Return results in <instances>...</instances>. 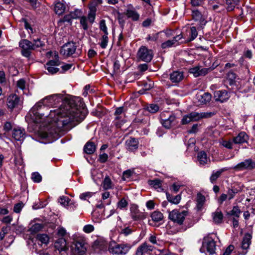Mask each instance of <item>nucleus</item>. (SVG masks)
<instances>
[{
	"instance_id": "c85d7f7f",
	"label": "nucleus",
	"mask_w": 255,
	"mask_h": 255,
	"mask_svg": "<svg viewBox=\"0 0 255 255\" xmlns=\"http://www.w3.org/2000/svg\"><path fill=\"white\" fill-rule=\"evenodd\" d=\"M102 185L103 188L105 190L113 189L114 186V184L108 176L105 177L102 182Z\"/></svg>"
},
{
	"instance_id": "4be33fe9",
	"label": "nucleus",
	"mask_w": 255,
	"mask_h": 255,
	"mask_svg": "<svg viewBox=\"0 0 255 255\" xmlns=\"http://www.w3.org/2000/svg\"><path fill=\"white\" fill-rule=\"evenodd\" d=\"M183 73L182 72L176 71L170 74V79L173 83H178L183 79Z\"/></svg>"
},
{
	"instance_id": "cd10ccee",
	"label": "nucleus",
	"mask_w": 255,
	"mask_h": 255,
	"mask_svg": "<svg viewBox=\"0 0 255 255\" xmlns=\"http://www.w3.org/2000/svg\"><path fill=\"white\" fill-rule=\"evenodd\" d=\"M115 119L114 121V125L116 127L120 128L126 122L125 115H115Z\"/></svg>"
},
{
	"instance_id": "9d476101",
	"label": "nucleus",
	"mask_w": 255,
	"mask_h": 255,
	"mask_svg": "<svg viewBox=\"0 0 255 255\" xmlns=\"http://www.w3.org/2000/svg\"><path fill=\"white\" fill-rule=\"evenodd\" d=\"M84 244L81 242L76 241L72 247L71 255H83L86 252Z\"/></svg>"
},
{
	"instance_id": "e433bc0d",
	"label": "nucleus",
	"mask_w": 255,
	"mask_h": 255,
	"mask_svg": "<svg viewBox=\"0 0 255 255\" xmlns=\"http://www.w3.org/2000/svg\"><path fill=\"white\" fill-rule=\"evenodd\" d=\"M126 14L128 17L131 18L134 21L137 20L139 17V15L136 11L133 10L128 9Z\"/></svg>"
},
{
	"instance_id": "6e6d98bb",
	"label": "nucleus",
	"mask_w": 255,
	"mask_h": 255,
	"mask_svg": "<svg viewBox=\"0 0 255 255\" xmlns=\"http://www.w3.org/2000/svg\"><path fill=\"white\" fill-rule=\"evenodd\" d=\"M153 86V83L152 81L148 80L147 81L144 82L143 87L145 90L151 89Z\"/></svg>"
},
{
	"instance_id": "de8ad7c7",
	"label": "nucleus",
	"mask_w": 255,
	"mask_h": 255,
	"mask_svg": "<svg viewBox=\"0 0 255 255\" xmlns=\"http://www.w3.org/2000/svg\"><path fill=\"white\" fill-rule=\"evenodd\" d=\"M45 67L48 71V72L51 74H55L59 70V68H57L56 66L46 65V64L45 65Z\"/></svg>"
},
{
	"instance_id": "9b49d317",
	"label": "nucleus",
	"mask_w": 255,
	"mask_h": 255,
	"mask_svg": "<svg viewBox=\"0 0 255 255\" xmlns=\"http://www.w3.org/2000/svg\"><path fill=\"white\" fill-rule=\"evenodd\" d=\"M230 98V94L226 90L216 91L214 94V98L216 101L223 103L227 101Z\"/></svg>"
},
{
	"instance_id": "0eeeda50",
	"label": "nucleus",
	"mask_w": 255,
	"mask_h": 255,
	"mask_svg": "<svg viewBox=\"0 0 255 255\" xmlns=\"http://www.w3.org/2000/svg\"><path fill=\"white\" fill-rule=\"evenodd\" d=\"M203 247L206 249L207 253L210 255H213L216 253V243L212 238L209 236L204 238Z\"/></svg>"
},
{
	"instance_id": "09e8293b",
	"label": "nucleus",
	"mask_w": 255,
	"mask_h": 255,
	"mask_svg": "<svg viewBox=\"0 0 255 255\" xmlns=\"http://www.w3.org/2000/svg\"><path fill=\"white\" fill-rule=\"evenodd\" d=\"M100 29L103 31L104 34H108V29L106 24V21L104 19H102L100 21Z\"/></svg>"
},
{
	"instance_id": "4468645a",
	"label": "nucleus",
	"mask_w": 255,
	"mask_h": 255,
	"mask_svg": "<svg viewBox=\"0 0 255 255\" xmlns=\"http://www.w3.org/2000/svg\"><path fill=\"white\" fill-rule=\"evenodd\" d=\"M20 102L19 98L15 94L9 95L7 99V106L8 109H13L16 107Z\"/></svg>"
},
{
	"instance_id": "603ef678",
	"label": "nucleus",
	"mask_w": 255,
	"mask_h": 255,
	"mask_svg": "<svg viewBox=\"0 0 255 255\" xmlns=\"http://www.w3.org/2000/svg\"><path fill=\"white\" fill-rule=\"evenodd\" d=\"M96 11L89 10L88 18L91 23H93L94 21L96 16Z\"/></svg>"
},
{
	"instance_id": "bb28decb",
	"label": "nucleus",
	"mask_w": 255,
	"mask_h": 255,
	"mask_svg": "<svg viewBox=\"0 0 255 255\" xmlns=\"http://www.w3.org/2000/svg\"><path fill=\"white\" fill-rule=\"evenodd\" d=\"M198 160L200 165H204L209 161V158L205 151H201L198 153Z\"/></svg>"
},
{
	"instance_id": "7c9ffc66",
	"label": "nucleus",
	"mask_w": 255,
	"mask_h": 255,
	"mask_svg": "<svg viewBox=\"0 0 255 255\" xmlns=\"http://www.w3.org/2000/svg\"><path fill=\"white\" fill-rule=\"evenodd\" d=\"M214 222L216 224H219L222 222L223 219V215L221 211L217 210L212 214Z\"/></svg>"
},
{
	"instance_id": "8fccbe9b",
	"label": "nucleus",
	"mask_w": 255,
	"mask_h": 255,
	"mask_svg": "<svg viewBox=\"0 0 255 255\" xmlns=\"http://www.w3.org/2000/svg\"><path fill=\"white\" fill-rule=\"evenodd\" d=\"M31 179L34 182L39 183L41 181L42 177L38 172H35L32 173Z\"/></svg>"
},
{
	"instance_id": "e2e57ef3",
	"label": "nucleus",
	"mask_w": 255,
	"mask_h": 255,
	"mask_svg": "<svg viewBox=\"0 0 255 255\" xmlns=\"http://www.w3.org/2000/svg\"><path fill=\"white\" fill-rule=\"evenodd\" d=\"M108 159V155L107 153H104L99 155V161L101 163L106 162Z\"/></svg>"
},
{
	"instance_id": "412c9836",
	"label": "nucleus",
	"mask_w": 255,
	"mask_h": 255,
	"mask_svg": "<svg viewBox=\"0 0 255 255\" xmlns=\"http://www.w3.org/2000/svg\"><path fill=\"white\" fill-rule=\"evenodd\" d=\"M175 121V116L173 115H171L167 119L162 120L161 124L166 128L169 129L171 128L173 125H174Z\"/></svg>"
},
{
	"instance_id": "2eb2a0df",
	"label": "nucleus",
	"mask_w": 255,
	"mask_h": 255,
	"mask_svg": "<svg viewBox=\"0 0 255 255\" xmlns=\"http://www.w3.org/2000/svg\"><path fill=\"white\" fill-rule=\"evenodd\" d=\"M198 121H199V113L192 112L183 117L181 121V123L183 125H186L191 122Z\"/></svg>"
},
{
	"instance_id": "a211bd4d",
	"label": "nucleus",
	"mask_w": 255,
	"mask_h": 255,
	"mask_svg": "<svg viewBox=\"0 0 255 255\" xmlns=\"http://www.w3.org/2000/svg\"><path fill=\"white\" fill-rule=\"evenodd\" d=\"M248 139V135L245 132L242 131L233 138V141L235 144H241L247 142Z\"/></svg>"
},
{
	"instance_id": "39448f33",
	"label": "nucleus",
	"mask_w": 255,
	"mask_h": 255,
	"mask_svg": "<svg viewBox=\"0 0 255 255\" xmlns=\"http://www.w3.org/2000/svg\"><path fill=\"white\" fill-rule=\"evenodd\" d=\"M19 46L22 49V55L26 57H29L30 56L31 50H34L32 42L27 39L21 40L19 42Z\"/></svg>"
},
{
	"instance_id": "bf43d9fd",
	"label": "nucleus",
	"mask_w": 255,
	"mask_h": 255,
	"mask_svg": "<svg viewBox=\"0 0 255 255\" xmlns=\"http://www.w3.org/2000/svg\"><path fill=\"white\" fill-rule=\"evenodd\" d=\"M70 13L72 15V17L73 18V19H77L80 17L82 12L80 10L76 9L74 11L71 12Z\"/></svg>"
},
{
	"instance_id": "f8f14e48",
	"label": "nucleus",
	"mask_w": 255,
	"mask_h": 255,
	"mask_svg": "<svg viewBox=\"0 0 255 255\" xmlns=\"http://www.w3.org/2000/svg\"><path fill=\"white\" fill-rule=\"evenodd\" d=\"M46 56L47 58H50L51 56H53V59L49 60L46 63V65H51L52 66H58L61 64V62L59 60V57L58 53L56 52H53L49 51L47 52Z\"/></svg>"
},
{
	"instance_id": "423d86ee",
	"label": "nucleus",
	"mask_w": 255,
	"mask_h": 255,
	"mask_svg": "<svg viewBox=\"0 0 255 255\" xmlns=\"http://www.w3.org/2000/svg\"><path fill=\"white\" fill-rule=\"evenodd\" d=\"M233 168L236 171L252 170L253 169L255 168V162L252 159L249 158L239 163Z\"/></svg>"
},
{
	"instance_id": "5fc2aeb1",
	"label": "nucleus",
	"mask_w": 255,
	"mask_h": 255,
	"mask_svg": "<svg viewBox=\"0 0 255 255\" xmlns=\"http://www.w3.org/2000/svg\"><path fill=\"white\" fill-rule=\"evenodd\" d=\"M220 143L224 147L228 149L233 148L232 142L230 140H223Z\"/></svg>"
},
{
	"instance_id": "ddd939ff",
	"label": "nucleus",
	"mask_w": 255,
	"mask_h": 255,
	"mask_svg": "<svg viewBox=\"0 0 255 255\" xmlns=\"http://www.w3.org/2000/svg\"><path fill=\"white\" fill-rule=\"evenodd\" d=\"M126 149L129 151H133L138 147V140L134 137H129L125 142Z\"/></svg>"
},
{
	"instance_id": "72a5a7b5",
	"label": "nucleus",
	"mask_w": 255,
	"mask_h": 255,
	"mask_svg": "<svg viewBox=\"0 0 255 255\" xmlns=\"http://www.w3.org/2000/svg\"><path fill=\"white\" fill-rule=\"evenodd\" d=\"M148 183L150 185L152 186L155 189H158V191L163 190L161 188L162 181L159 179H155L152 180H149Z\"/></svg>"
},
{
	"instance_id": "473e14b6",
	"label": "nucleus",
	"mask_w": 255,
	"mask_h": 255,
	"mask_svg": "<svg viewBox=\"0 0 255 255\" xmlns=\"http://www.w3.org/2000/svg\"><path fill=\"white\" fill-rule=\"evenodd\" d=\"M167 199L169 202L174 204H178L181 200V196L179 195L173 196L168 193H166Z\"/></svg>"
},
{
	"instance_id": "f03ea898",
	"label": "nucleus",
	"mask_w": 255,
	"mask_h": 255,
	"mask_svg": "<svg viewBox=\"0 0 255 255\" xmlns=\"http://www.w3.org/2000/svg\"><path fill=\"white\" fill-rule=\"evenodd\" d=\"M131 247V245L128 244H118L114 242L110 244L109 251L114 255H125L129 252Z\"/></svg>"
},
{
	"instance_id": "13d9d810",
	"label": "nucleus",
	"mask_w": 255,
	"mask_h": 255,
	"mask_svg": "<svg viewBox=\"0 0 255 255\" xmlns=\"http://www.w3.org/2000/svg\"><path fill=\"white\" fill-rule=\"evenodd\" d=\"M23 207V204L22 202L18 203L14 205L13 208V211L15 213H18L21 211Z\"/></svg>"
},
{
	"instance_id": "4d7b16f0",
	"label": "nucleus",
	"mask_w": 255,
	"mask_h": 255,
	"mask_svg": "<svg viewBox=\"0 0 255 255\" xmlns=\"http://www.w3.org/2000/svg\"><path fill=\"white\" fill-rule=\"evenodd\" d=\"M132 172L130 170H127L125 171L123 174L122 179L124 180H126L128 179H129L132 175Z\"/></svg>"
},
{
	"instance_id": "0e129e2a",
	"label": "nucleus",
	"mask_w": 255,
	"mask_h": 255,
	"mask_svg": "<svg viewBox=\"0 0 255 255\" xmlns=\"http://www.w3.org/2000/svg\"><path fill=\"white\" fill-rule=\"evenodd\" d=\"M94 230V227L92 225H87L83 227V231L85 233H90L93 232Z\"/></svg>"
},
{
	"instance_id": "f257e3e1",
	"label": "nucleus",
	"mask_w": 255,
	"mask_h": 255,
	"mask_svg": "<svg viewBox=\"0 0 255 255\" xmlns=\"http://www.w3.org/2000/svg\"><path fill=\"white\" fill-rule=\"evenodd\" d=\"M34 115L45 116L52 119L51 126L53 131H43L40 133L43 138L54 136L61 130H67L82 122L88 112L79 97L63 98L61 94H54L45 97L37 103L31 109Z\"/></svg>"
},
{
	"instance_id": "c03bdc74",
	"label": "nucleus",
	"mask_w": 255,
	"mask_h": 255,
	"mask_svg": "<svg viewBox=\"0 0 255 255\" xmlns=\"http://www.w3.org/2000/svg\"><path fill=\"white\" fill-rule=\"evenodd\" d=\"M241 211L238 206H234L232 210L229 213V215L234 216L236 217L239 218L240 217Z\"/></svg>"
},
{
	"instance_id": "338daca9",
	"label": "nucleus",
	"mask_w": 255,
	"mask_h": 255,
	"mask_svg": "<svg viewBox=\"0 0 255 255\" xmlns=\"http://www.w3.org/2000/svg\"><path fill=\"white\" fill-rule=\"evenodd\" d=\"M132 233V230L129 227L125 228L122 230L121 233L124 235L125 236H127Z\"/></svg>"
},
{
	"instance_id": "4c0bfd02",
	"label": "nucleus",
	"mask_w": 255,
	"mask_h": 255,
	"mask_svg": "<svg viewBox=\"0 0 255 255\" xmlns=\"http://www.w3.org/2000/svg\"><path fill=\"white\" fill-rule=\"evenodd\" d=\"M224 171H225V169L223 168L216 172L213 171L210 178L211 182L214 183Z\"/></svg>"
},
{
	"instance_id": "680f3d73",
	"label": "nucleus",
	"mask_w": 255,
	"mask_h": 255,
	"mask_svg": "<svg viewBox=\"0 0 255 255\" xmlns=\"http://www.w3.org/2000/svg\"><path fill=\"white\" fill-rule=\"evenodd\" d=\"M80 24L82 26V28L84 30H87L88 29V26L87 23V18L85 16H82L80 18Z\"/></svg>"
},
{
	"instance_id": "a19ab883",
	"label": "nucleus",
	"mask_w": 255,
	"mask_h": 255,
	"mask_svg": "<svg viewBox=\"0 0 255 255\" xmlns=\"http://www.w3.org/2000/svg\"><path fill=\"white\" fill-rule=\"evenodd\" d=\"M236 79V74L233 72H229L227 75L226 81L230 85H232L235 83Z\"/></svg>"
},
{
	"instance_id": "5701e85b",
	"label": "nucleus",
	"mask_w": 255,
	"mask_h": 255,
	"mask_svg": "<svg viewBox=\"0 0 255 255\" xmlns=\"http://www.w3.org/2000/svg\"><path fill=\"white\" fill-rule=\"evenodd\" d=\"M54 247L60 252L65 251L67 249L66 240L63 238L58 239L55 242Z\"/></svg>"
},
{
	"instance_id": "774afa93",
	"label": "nucleus",
	"mask_w": 255,
	"mask_h": 255,
	"mask_svg": "<svg viewBox=\"0 0 255 255\" xmlns=\"http://www.w3.org/2000/svg\"><path fill=\"white\" fill-rule=\"evenodd\" d=\"M77 207V204L74 201H70L67 207V209L70 211H74Z\"/></svg>"
},
{
	"instance_id": "6ab92c4d",
	"label": "nucleus",
	"mask_w": 255,
	"mask_h": 255,
	"mask_svg": "<svg viewBox=\"0 0 255 255\" xmlns=\"http://www.w3.org/2000/svg\"><path fill=\"white\" fill-rule=\"evenodd\" d=\"M182 36L181 34H179L174 36L173 38L171 40H168L161 44V47L163 49H165L166 48L171 47L173 45L175 44L180 39L182 38Z\"/></svg>"
},
{
	"instance_id": "7ed1b4c3",
	"label": "nucleus",
	"mask_w": 255,
	"mask_h": 255,
	"mask_svg": "<svg viewBox=\"0 0 255 255\" xmlns=\"http://www.w3.org/2000/svg\"><path fill=\"white\" fill-rule=\"evenodd\" d=\"M153 57V51L151 49H149L144 46H141L137 53V58L141 61L146 62L151 61Z\"/></svg>"
},
{
	"instance_id": "c9c22d12",
	"label": "nucleus",
	"mask_w": 255,
	"mask_h": 255,
	"mask_svg": "<svg viewBox=\"0 0 255 255\" xmlns=\"http://www.w3.org/2000/svg\"><path fill=\"white\" fill-rule=\"evenodd\" d=\"M227 5V9L228 11H232L234 9L235 6L237 5L240 0H225Z\"/></svg>"
},
{
	"instance_id": "dca6fc26",
	"label": "nucleus",
	"mask_w": 255,
	"mask_h": 255,
	"mask_svg": "<svg viewBox=\"0 0 255 255\" xmlns=\"http://www.w3.org/2000/svg\"><path fill=\"white\" fill-rule=\"evenodd\" d=\"M131 217L135 221L143 220L146 216L143 213L139 212L135 206H132L130 208Z\"/></svg>"
},
{
	"instance_id": "a878e982",
	"label": "nucleus",
	"mask_w": 255,
	"mask_h": 255,
	"mask_svg": "<svg viewBox=\"0 0 255 255\" xmlns=\"http://www.w3.org/2000/svg\"><path fill=\"white\" fill-rule=\"evenodd\" d=\"M252 236L250 234H246L242 242L241 247L243 250L248 249L251 243Z\"/></svg>"
},
{
	"instance_id": "f3484780",
	"label": "nucleus",
	"mask_w": 255,
	"mask_h": 255,
	"mask_svg": "<svg viewBox=\"0 0 255 255\" xmlns=\"http://www.w3.org/2000/svg\"><path fill=\"white\" fill-rule=\"evenodd\" d=\"M192 17L193 19L198 22L199 25L201 28L204 26L207 21L205 20V18L203 17L201 13L197 10L192 11Z\"/></svg>"
},
{
	"instance_id": "3c124183",
	"label": "nucleus",
	"mask_w": 255,
	"mask_h": 255,
	"mask_svg": "<svg viewBox=\"0 0 255 255\" xmlns=\"http://www.w3.org/2000/svg\"><path fill=\"white\" fill-rule=\"evenodd\" d=\"M147 110L151 113H155L159 110V107L156 104H150L147 107Z\"/></svg>"
},
{
	"instance_id": "58836bf2",
	"label": "nucleus",
	"mask_w": 255,
	"mask_h": 255,
	"mask_svg": "<svg viewBox=\"0 0 255 255\" xmlns=\"http://www.w3.org/2000/svg\"><path fill=\"white\" fill-rule=\"evenodd\" d=\"M102 3V0H91L89 4V10L97 11V6Z\"/></svg>"
},
{
	"instance_id": "c756f323",
	"label": "nucleus",
	"mask_w": 255,
	"mask_h": 255,
	"mask_svg": "<svg viewBox=\"0 0 255 255\" xmlns=\"http://www.w3.org/2000/svg\"><path fill=\"white\" fill-rule=\"evenodd\" d=\"M96 150V145L95 144L91 141H88L86 143L84 147V151L85 153L88 154L93 153Z\"/></svg>"
},
{
	"instance_id": "864d4df0",
	"label": "nucleus",
	"mask_w": 255,
	"mask_h": 255,
	"mask_svg": "<svg viewBox=\"0 0 255 255\" xmlns=\"http://www.w3.org/2000/svg\"><path fill=\"white\" fill-rule=\"evenodd\" d=\"M128 205V202L125 198H122L118 203V207L120 209H122L124 208H126Z\"/></svg>"
},
{
	"instance_id": "f704fd0d",
	"label": "nucleus",
	"mask_w": 255,
	"mask_h": 255,
	"mask_svg": "<svg viewBox=\"0 0 255 255\" xmlns=\"http://www.w3.org/2000/svg\"><path fill=\"white\" fill-rule=\"evenodd\" d=\"M205 201V197L201 193H198L197 195V207L198 210H201Z\"/></svg>"
},
{
	"instance_id": "37998d69",
	"label": "nucleus",
	"mask_w": 255,
	"mask_h": 255,
	"mask_svg": "<svg viewBox=\"0 0 255 255\" xmlns=\"http://www.w3.org/2000/svg\"><path fill=\"white\" fill-rule=\"evenodd\" d=\"M108 35V34H104L101 39V42L99 43V44L101 48L103 49H105L107 46L109 41Z\"/></svg>"
},
{
	"instance_id": "ea45409f",
	"label": "nucleus",
	"mask_w": 255,
	"mask_h": 255,
	"mask_svg": "<svg viewBox=\"0 0 255 255\" xmlns=\"http://www.w3.org/2000/svg\"><path fill=\"white\" fill-rule=\"evenodd\" d=\"M36 239L40 242L41 244L47 245L49 240V237L46 234H37Z\"/></svg>"
},
{
	"instance_id": "aec40b11",
	"label": "nucleus",
	"mask_w": 255,
	"mask_h": 255,
	"mask_svg": "<svg viewBox=\"0 0 255 255\" xmlns=\"http://www.w3.org/2000/svg\"><path fill=\"white\" fill-rule=\"evenodd\" d=\"M25 130L20 128H14L12 131V136L16 140H23L25 136Z\"/></svg>"
},
{
	"instance_id": "b1692460",
	"label": "nucleus",
	"mask_w": 255,
	"mask_h": 255,
	"mask_svg": "<svg viewBox=\"0 0 255 255\" xmlns=\"http://www.w3.org/2000/svg\"><path fill=\"white\" fill-rule=\"evenodd\" d=\"M66 6L63 1H57L54 4V11L58 15H61L65 10Z\"/></svg>"
},
{
	"instance_id": "79ce46f5",
	"label": "nucleus",
	"mask_w": 255,
	"mask_h": 255,
	"mask_svg": "<svg viewBox=\"0 0 255 255\" xmlns=\"http://www.w3.org/2000/svg\"><path fill=\"white\" fill-rule=\"evenodd\" d=\"M32 42L34 50L38 48L42 47L44 45V42L41 41L40 38L33 39Z\"/></svg>"
},
{
	"instance_id": "052dcab7",
	"label": "nucleus",
	"mask_w": 255,
	"mask_h": 255,
	"mask_svg": "<svg viewBox=\"0 0 255 255\" xmlns=\"http://www.w3.org/2000/svg\"><path fill=\"white\" fill-rule=\"evenodd\" d=\"M93 194V193L90 192L83 193L80 195V198L82 200H86L92 197Z\"/></svg>"
},
{
	"instance_id": "49530a36",
	"label": "nucleus",
	"mask_w": 255,
	"mask_h": 255,
	"mask_svg": "<svg viewBox=\"0 0 255 255\" xmlns=\"http://www.w3.org/2000/svg\"><path fill=\"white\" fill-rule=\"evenodd\" d=\"M70 201L69 198L66 196H62L59 199L60 204L64 207H67Z\"/></svg>"
},
{
	"instance_id": "20e7f679",
	"label": "nucleus",
	"mask_w": 255,
	"mask_h": 255,
	"mask_svg": "<svg viewBox=\"0 0 255 255\" xmlns=\"http://www.w3.org/2000/svg\"><path fill=\"white\" fill-rule=\"evenodd\" d=\"M187 215L188 212L186 211L179 212L177 210H173L169 212V218L174 223L181 225Z\"/></svg>"
},
{
	"instance_id": "393cba45",
	"label": "nucleus",
	"mask_w": 255,
	"mask_h": 255,
	"mask_svg": "<svg viewBox=\"0 0 255 255\" xmlns=\"http://www.w3.org/2000/svg\"><path fill=\"white\" fill-rule=\"evenodd\" d=\"M212 98V95L209 93H204L202 95H198L197 99L200 103L206 104L209 103Z\"/></svg>"
},
{
	"instance_id": "6e6552de",
	"label": "nucleus",
	"mask_w": 255,
	"mask_h": 255,
	"mask_svg": "<svg viewBox=\"0 0 255 255\" xmlns=\"http://www.w3.org/2000/svg\"><path fill=\"white\" fill-rule=\"evenodd\" d=\"M76 44L73 42H69L65 44L61 48L60 53L65 57H68L75 53Z\"/></svg>"
},
{
	"instance_id": "1a4fd4ad",
	"label": "nucleus",
	"mask_w": 255,
	"mask_h": 255,
	"mask_svg": "<svg viewBox=\"0 0 255 255\" xmlns=\"http://www.w3.org/2000/svg\"><path fill=\"white\" fill-rule=\"evenodd\" d=\"M212 69L210 68H202L200 66H197L189 69V72L192 74L194 77L205 76L207 75Z\"/></svg>"
},
{
	"instance_id": "69168bd1",
	"label": "nucleus",
	"mask_w": 255,
	"mask_h": 255,
	"mask_svg": "<svg viewBox=\"0 0 255 255\" xmlns=\"http://www.w3.org/2000/svg\"><path fill=\"white\" fill-rule=\"evenodd\" d=\"M12 128V124L9 122H6L3 125V130L5 132L10 131Z\"/></svg>"
},
{
	"instance_id": "a18cd8bd",
	"label": "nucleus",
	"mask_w": 255,
	"mask_h": 255,
	"mask_svg": "<svg viewBox=\"0 0 255 255\" xmlns=\"http://www.w3.org/2000/svg\"><path fill=\"white\" fill-rule=\"evenodd\" d=\"M190 39L189 41H192L195 39L198 35V32L195 26L191 27L190 33Z\"/></svg>"
},
{
	"instance_id": "2f4dec72",
	"label": "nucleus",
	"mask_w": 255,
	"mask_h": 255,
	"mask_svg": "<svg viewBox=\"0 0 255 255\" xmlns=\"http://www.w3.org/2000/svg\"><path fill=\"white\" fill-rule=\"evenodd\" d=\"M150 217L152 220L155 222H159L163 219V214L157 211H154L152 213Z\"/></svg>"
}]
</instances>
